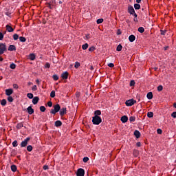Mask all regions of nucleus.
I'll return each instance as SVG.
<instances>
[{"label": "nucleus", "mask_w": 176, "mask_h": 176, "mask_svg": "<svg viewBox=\"0 0 176 176\" xmlns=\"http://www.w3.org/2000/svg\"><path fill=\"white\" fill-rule=\"evenodd\" d=\"M135 102H137L136 100H135L133 99H131V100H126L125 104H126V107H132V105H134L135 104Z\"/></svg>", "instance_id": "5"}, {"label": "nucleus", "mask_w": 176, "mask_h": 176, "mask_svg": "<svg viewBox=\"0 0 176 176\" xmlns=\"http://www.w3.org/2000/svg\"><path fill=\"white\" fill-rule=\"evenodd\" d=\"M45 68H50V63H46L45 65Z\"/></svg>", "instance_id": "49"}, {"label": "nucleus", "mask_w": 176, "mask_h": 176, "mask_svg": "<svg viewBox=\"0 0 176 176\" xmlns=\"http://www.w3.org/2000/svg\"><path fill=\"white\" fill-rule=\"evenodd\" d=\"M19 145L18 142H17V140H14L13 142H12V146H14V148H16V146H17Z\"/></svg>", "instance_id": "35"}, {"label": "nucleus", "mask_w": 176, "mask_h": 176, "mask_svg": "<svg viewBox=\"0 0 176 176\" xmlns=\"http://www.w3.org/2000/svg\"><path fill=\"white\" fill-rule=\"evenodd\" d=\"M101 122H102V119H101V117H100V116H94L92 118L93 124L98 126V124H100V123H101Z\"/></svg>", "instance_id": "2"}, {"label": "nucleus", "mask_w": 176, "mask_h": 176, "mask_svg": "<svg viewBox=\"0 0 176 176\" xmlns=\"http://www.w3.org/2000/svg\"><path fill=\"white\" fill-rule=\"evenodd\" d=\"M69 75V74L68 73V72H64L61 74V78H62V79L65 80L68 79V76Z\"/></svg>", "instance_id": "8"}, {"label": "nucleus", "mask_w": 176, "mask_h": 176, "mask_svg": "<svg viewBox=\"0 0 176 176\" xmlns=\"http://www.w3.org/2000/svg\"><path fill=\"white\" fill-rule=\"evenodd\" d=\"M168 46H166L164 47V50H168Z\"/></svg>", "instance_id": "63"}, {"label": "nucleus", "mask_w": 176, "mask_h": 176, "mask_svg": "<svg viewBox=\"0 0 176 176\" xmlns=\"http://www.w3.org/2000/svg\"><path fill=\"white\" fill-rule=\"evenodd\" d=\"M8 51L9 52H14V51H16V46L13 45H10L8 47Z\"/></svg>", "instance_id": "15"}, {"label": "nucleus", "mask_w": 176, "mask_h": 176, "mask_svg": "<svg viewBox=\"0 0 176 176\" xmlns=\"http://www.w3.org/2000/svg\"><path fill=\"white\" fill-rule=\"evenodd\" d=\"M29 58H30V60H31L32 61H34V60H35V58H36V56H35V55H34V54H30L29 55Z\"/></svg>", "instance_id": "23"}, {"label": "nucleus", "mask_w": 176, "mask_h": 176, "mask_svg": "<svg viewBox=\"0 0 176 176\" xmlns=\"http://www.w3.org/2000/svg\"><path fill=\"white\" fill-rule=\"evenodd\" d=\"M27 111H28V113H29V115H32V113H34V109H32V106H29L27 108Z\"/></svg>", "instance_id": "11"}, {"label": "nucleus", "mask_w": 176, "mask_h": 176, "mask_svg": "<svg viewBox=\"0 0 176 176\" xmlns=\"http://www.w3.org/2000/svg\"><path fill=\"white\" fill-rule=\"evenodd\" d=\"M52 78L54 80H58V76H57V74H54L52 76Z\"/></svg>", "instance_id": "41"}, {"label": "nucleus", "mask_w": 176, "mask_h": 176, "mask_svg": "<svg viewBox=\"0 0 176 176\" xmlns=\"http://www.w3.org/2000/svg\"><path fill=\"white\" fill-rule=\"evenodd\" d=\"M6 96H10L13 94V89H6Z\"/></svg>", "instance_id": "10"}, {"label": "nucleus", "mask_w": 176, "mask_h": 176, "mask_svg": "<svg viewBox=\"0 0 176 176\" xmlns=\"http://www.w3.org/2000/svg\"><path fill=\"white\" fill-rule=\"evenodd\" d=\"M133 155L135 157H138V155H140V151L138 150H133Z\"/></svg>", "instance_id": "25"}, {"label": "nucleus", "mask_w": 176, "mask_h": 176, "mask_svg": "<svg viewBox=\"0 0 176 176\" xmlns=\"http://www.w3.org/2000/svg\"><path fill=\"white\" fill-rule=\"evenodd\" d=\"M135 12V10H134V8L133 7V6L131 5L128 6V13H129V14H133Z\"/></svg>", "instance_id": "7"}, {"label": "nucleus", "mask_w": 176, "mask_h": 176, "mask_svg": "<svg viewBox=\"0 0 176 176\" xmlns=\"http://www.w3.org/2000/svg\"><path fill=\"white\" fill-rule=\"evenodd\" d=\"M88 47H89V44H87V43H85V44L82 45V50H86Z\"/></svg>", "instance_id": "30"}, {"label": "nucleus", "mask_w": 176, "mask_h": 176, "mask_svg": "<svg viewBox=\"0 0 176 176\" xmlns=\"http://www.w3.org/2000/svg\"><path fill=\"white\" fill-rule=\"evenodd\" d=\"M60 109H61V107L60 106V104H56L54 105V109H51L50 113H52V115H56L57 112H60Z\"/></svg>", "instance_id": "1"}, {"label": "nucleus", "mask_w": 176, "mask_h": 176, "mask_svg": "<svg viewBox=\"0 0 176 176\" xmlns=\"http://www.w3.org/2000/svg\"><path fill=\"white\" fill-rule=\"evenodd\" d=\"M50 97L52 98H54L56 97V91H52L50 93Z\"/></svg>", "instance_id": "31"}, {"label": "nucleus", "mask_w": 176, "mask_h": 176, "mask_svg": "<svg viewBox=\"0 0 176 176\" xmlns=\"http://www.w3.org/2000/svg\"><path fill=\"white\" fill-rule=\"evenodd\" d=\"M47 106L50 107V108H52V107H53V102H52V101H50L47 102Z\"/></svg>", "instance_id": "46"}, {"label": "nucleus", "mask_w": 176, "mask_h": 176, "mask_svg": "<svg viewBox=\"0 0 176 176\" xmlns=\"http://www.w3.org/2000/svg\"><path fill=\"white\" fill-rule=\"evenodd\" d=\"M129 42H134V41H135V36H134L133 34H131L129 36Z\"/></svg>", "instance_id": "17"}, {"label": "nucleus", "mask_w": 176, "mask_h": 176, "mask_svg": "<svg viewBox=\"0 0 176 176\" xmlns=\"http://www.w3.org/2000/svg\"><path fill=\"white\" fill-rule=\"evenodd\" d=\"M161 35H166V33L167 32L166 30H160Z\"/></svg>", "instance_id": "50"}, {"label": "nucleus", "mask_w": 176, "mask_h": 176, "mask_svg": "<svg viewBox=\"0 0 176 176\" xmlns=\"http://www.w3.org/2000/svg\"><path fill=\"white\" fill-rule=\"evenodd\" d=\"M136 146H138V147L141 146V142H137Z\"/></svg>", "instance_id": "60"}, {"label": "nucleus", "mask_w": 176, "mask_h": 176, "mask_svg": "<svg viewBox=\"0 0 176 176\" xmlns=\"http://www.w3.org/2000/svg\"><path fill=\"white\" fill-rule=\"evenodd\" d=\"M6 44L5 43H0V56L3 54L5 52H6Z\"/></svg>", "instance_id": "3"}, {"label": "nucleus", "mask_w": 176, "mask_h": 176, "mask_svg": "<svg viewBox=\"0 0 176 176\" xmlns=\"http://www.w3.org/2000/svg\"><path fill=\"white\" fill-rule=\"evenodd\" d=\"M13 87L14 89H19V85L17 84H14Z\"/></svg>", "instance_id": "57"}, {"label": "nucleus", "mask_w": 176, "mask_h": 176, "mask_svg": "<svg viewBox=\"0 0 176 176\" xmlns=\"http://www.w3.org/2000/svg\"><path fill=\"white\" fill-rule=\"evenodd\" d=\"M129 121H130V122H135V117H134V116H131V117L129 118Z\"/></svg>", "instance_id": "43"}, {"label": "nucleus", "mask_w": 176, "mask_h": 176, "mask_svg": "<svg viewBox=\"0 0 176 176\" xmlns=\"http://www.w3.org/2000/svg\"><path fill=\"white\" fill-rule=\"evenodd\" d=\"M27 97L29 98L30 100H32V98H34V94H32L31 93H28L27 94Z\"/></svg>", "instance_id": "34"}, {"label": "nucleus", "mask_w": 176, "mask_h": 176, "mask_svg": "<svg viewBox=\"0 0 176 176\" xmlns=\"http://www.w3.org/2000/svg\"><path fill=\"white\" fill-rule=\"evenodd\" d=\"M43 170H49V166L47 165H45L43 166Z\"/></svg>", "instance_id": "58"}, {"label": "nucleus", "mask_w": 176, "mask_h": 176, "mask_svg": "<svg viewBox=\"0 0 176 176\" xmlns=\"http://www.w3.org/2000/svg\"><path fill=\"white\" fill-rule=\"evenodd\" d=\"M132 16H134V18L138 17L137 13L134 12Z\"/></svg>", "instance_id": "62"}, {"label": "nucleus", "mask_w": 176, "mask_h": 176, "mask_svg": "<svg viewBox=\"0 0 176 176\" xmlns=\"http://www.w3.org/2000/svg\"><path fill=\"white\" fill-rule=\"evenodd\" d=\"M173 107H174V108H176V102H175V103L173 104Z\"/></svg>", "instance_id": "64"}, {"label": "nucleus", "mask_w": 176, "mask_h": 176, "mask_svg": "<svg viewBox=\"0 0 176 176\" xmlns=\"http://www.w3.org/2000/svg\"><path fill=\"white\" fill-rule=\"evenodd\" d=\"M157 134H162V133H163V131H162V129H158L157 130Z\"/></svg>", "instance_id": "55"}, {"label": "nucleus", "mask_w": 176, "mask_h": 176, "mask_svg": "<svg viewBox=\"0 0 176 176\" xmlns=\"http://www.w3.org/2000/svg\"><path fill=\"white\" fill-rule=\"evenodd\" d=\"M80 67V63L79 62H76L74 65V68H78Z\"/></svg>", "instance_id": "40"}, {"label": "nucleus", "mask_w": 176, "mask_h": 176, "mask_svg": "<svg viewBox=\"0 0 176 176\" xmlns=\"http://www.w3.org/2000/svg\"><path fill=\"white\" fill-rule=\"evenodd\" d=\"M60 126H63V122H61L60 120H57L55 122V126L56 127H60Z\"/></svg>", "instance_id": "18"}, {"label": "nucleus", "mask_w": 176, "mask_h": 176, "mask_svg": "<svg viewBox=\"0 0 176 176\" xmlns=\"http://www.w3.org/2000/svg\"><path fill=\"white\" fill-rule=\"evenodd\" d=\"M108 67H109L110 68H113L115 67V65H113V63H109Z\"/></svg>", "instance_id": "53"}, {"label": "nucleus", "mask_w": 176, "mask_h": 176, "mask_svg": "<svg viewBox=\"0 0 176 176\" xmlns=\"http://www.w3.org/2000/svg\"><path fill=\"white\" fill-rule=\"evenodd\" d=\"M40 111L41 112H45V111H46V107H45V106L40 107Z\"/></svg>", "instance_id": "42"}, {"label": "nucleus", "mask_w": 176, "mask_h": 176, "mask_svg": "<svg viewBox=\"0 0 176 176\" xmlns=\"http://www.w3.org/2000/svg\"><path fill=\"white\" fill-rule=\"evenodd\" d=\"M59 111L60 116H64L67 113V108L65 107L61 108Z\"/></svg>", "instance_id": "9"}, {"label": "nucleus", "mask_w": 176, "mask_h": 176, "mask_svg": "<svg viewBox=\"0 0 176 176\" xmlns=\"http://www.w3.org/2000/svg\"><path fill=\"white\" fill-rule=\"evenodd\" d=\"M122 49H123V46H122L120 44H119L117 46L116 50H117V52H122Z\"/></svg>", "instance_id": "28"}, {"label": "nucleus", "mask_w": 176, "mask_h": 176, "mask_svg": "<svg viewBox=\"0 0 176 176\" xmlns=\"http://www.w3.org/2000/svg\"><path fill=\"white\" fill-rule=\"evenodd\" d=\"M133 21H135V23H138V19L137 17L134 18Z\"/></svg>", "instance_id": "61"}, {"label": "nucleus", "mask_w": 176, "mask_h": 176, "mask_svg": "<svg viewBox=\"0 0 176 176\" xmlns=\"http://www.w3.org/2000/svg\"><path fill=\"white\" fill-rule=\"evenodd\" d=\"M46 5H47V8H49V9H52V3H46Z\"/></svg>", "instance_id": "51"}, {"label": "nucleus", "mask_w": 176, "mask_h": 176, "mask_svg": "<svg viewBox=\"0 0 176 176\" xmlns=\"http://www.w3.org/2000/svg\"><path fill=\"white\" fill-rule=\"evenodd\" d=\"M22 127H24L23 122L18 123L16 126V128L18 129V130H20Z\"/></svg>", "instance_id": "21"}, {"label": "nucleus", "mask_w": 176, "mask_h": 176, "mask_svg": "<svg viewBox=\"0 0 176 176\" xmlns=\"http://www.w3.org/2000/svg\"><path fill=\"white\" fill-rule=\"evenodd\" d=\"M11 170L13 173H16L17 171V166L16 165H14V164L11 165Z\"/></svg>", "instance_id": "20"}, {"label": "nucleus", "mask_w": 176, "mask_h": 176, "mask_svg": "<svg viewBox=\"0 0 176 176\" xmlns=\"http://www.w3.org/2000/svg\"><path fill=\"white\" fill-rule=\"evenodd\" d=\"M7 100L9 102H13V97L10 96L8 97Z\"/></svg>", "instance_id": "39"}, {"label": "nucleus", "mask_w": 176, "mask_h": 176, "mask_svg": "<svg viewBox=\"0 0 176 176\" xmlns=\"http://www.w3.org/2000/svg\"><path fill=\"white\" fill-rule=\"evenodd\" d=\"M33 147L32 145H29L27 146V151L28 152H32Z\"/></svg>", "instance_id": "29"}, {"label": "nucleus", "mask_w": 176, "mask_h": 176, "mask_svg": "<svg viewBox=\"0 0 176 176\" xmlns=\"http://www.w3.org/2000/svg\"><path fill=\"white\" fill-rule=\"evenodd\" d=\"M88 160H89V158L87 157H85L82 160L84 163H87Z\"/></svg>", "instance_id": "47"}, {"label": "nucleus", "mask_w": 176, "mask_h": 176, "mask_svg": "<svg viewBox=\"0 0 176 176\" xmlns=\"http://www.w3.org/2000/svg\"><path fill=\"white\" fill-rule=\"evenodd\" d=\"M134 8L135 9V10H140V9H141V5L138 3H135Z\"/></svg>", "instance_id": "22"}, {"label": "nucleus", "mask_w": 176, "mask_h": 176, "mask_svg": "<svg viewBox=\"0 0 176 176\" xmlns=\"http://www.w3.org/2000/svg\"><path fill=\"white\" fill-rule=\"evenodd\" d=\"M104 22V19H99L96 21L97 24H101L102 23Z\"/></svg>", "instance_id": "36"}, {"label": "nucleus", "mask_w": 176, "mask_h": 176, "mask_svg": "<svg viewBox=\"0 0 176 176\" xmlns=\"http://www.w3.org/2000/svg\"><path fill=\"white\" fill-rule=\"evenodd\" d=\"M6 28L8 31V32H13V31H14V29H13V28H12V26L7 25L6 26Z\"/></svg>", "instance_id": "14"}, {"label": "nucleus", "mask_w": 176, "mask_h": 176, "mask_svg": "<svg viewBox=\"0 0 176 176\" xmlns=\"http://www.w3.org/2000/svg\"><path fill=\"white\" fill-rule=\"evenodd\" d=\"M138 31L140 32V34H144V32H145V29L143 27H140L138 29Z\"/></svg>", "instance_id": "24"}, {"label": "nucleus", "mask_w": 176, "mask_h": 176, "mask_svg": "<svg viewBox=\"0 0 176 176\" xmlns=\"http://www.w3.org/2000/svg\"><path fill=\"white\" fill-rule=\"evenodd\" d=\"M13 39H14V41H17V39H19V34H14L13 35Z\"/></svg>", "instance_id": "37"}, {"label": "nucleus", "mask_w": 176, "mask_h": 176, "mask_svg": "<svg viewBox=\"0 0 176 176\" xmlns=\"http://www.w3.org/2000/svg\"><path fill=\"white\" fill-rule=\"evenodd\" d=\"M19 41L20 42H25L27 41V38H25V37H23V36H20Z\"/></svg>", "instance_id": "32"}, {"label": "nucleus", "mask_w": 176, "mask_h": 176, "mask_svg": "<svg viewBox=\"0 0 176 176\" xmlns=\"http://www.w3.org/2000/svg\"><path fill=\"white\" fill-rule=\"evenodd\" d=\"M94 50H96V47H94V46L89 48V52H94Z\"/></svg>", "instance_id": "45"}, {"label": "nucleus", "mask_w": 176, "mask_h": 176, "mask_svg": "<svg viewBox=\"0 0 176 176\" xmlns=\"http://www.w3.org/2000/svg\"><path fill=\"white\" fill-rule=\"evenodd\" d=\"M77 176H85V169L80 168L76 173Z\"/></svg>", "instance_id": "6"}, {"label": "nucleus", "mask_w": 176, "mask_h": 176, "mask_svg": "<svg viewBox=\"0 0 176 176\" xmlns=\"http://www.w3.org/2000/svg\"><path fill=\"white\" fill-rule=\"evenodd\" d=\"M3 39V34L2 32H0V41H2Z\"/></svg>", "instance_id": "56"}, {"label": "nucleus", "mask_w": 176, "mask_h": 176, "mask_svg": "<svg viewBox=\"0 0 176 176\" xmlns=\"http://www.w3.org/2000/svg\"><path fill=\"white\" fill-rule=\"evenodd\" d=\"M85 38H86V39H90V38H91L90 34H87L85 36Z\"/></svg>", "instance_id": "59"}, {"label": "nucleus", "mask_w": 176, "mask_h": 176, "mask_svg": "<svg viewBox=\"0 0 176 176\" xmlns=\"http://www.w3.org/2000/svg\"><path fill=\"white\" fill-rule=\"evenodd\" d=\"M134 85H135V81L133 80L130 82V86H134Z\"/></svg>", "instance_id": "54"}, {"label": "nucleus", "mask_w": 176, "mask_h": 176, "mask_svg": "<svg viewBox=\"0 0 176 176\" xmlns=\"http://www.w3.org/2000/svg\"><path fill=\"white\" fill-rule=\"evenodd\" d=\"M32 90L33 91H36L38 90V88L36 87V85H34L32 88Z\"/></svg>", "instance_id": "48"}, {"label": "nucleus", "mask_w": 176, "mask_h": 176, "mask_svg": "<svg viewBox=\"0 0 176 176\" xmlns=\"http://www.w3.org/2000/svg\"><path fill=\"white\" fill-rule=\"evenodd\" d=\"M38 102H39V97L35 96L34 98H33L32 104H34V105H36Z\"/></svg>", "instance_id": "12"}, {"label": "nucleus", "mask_w": 176, "mask_h": 176, "mask_svg": "<svg viewBox=\"0 0 176 176\" xmlns=\"http://www.w3.org/2000/svg\"><path fill=\"white\" fill-rule=\"evenodd\" d=\"M134 135L136 137V138H140V137H141V133H140L138 130H135L134 131Z\"/></svg>", "instance_id": "16"}, {"label": "nucleus", "mask_w": 176, "mask_h": 176, "mask_svg": "<svg viewBox=\"0 0 176 176\" xmlns=\"http://www.w3.org/2000/svg\"><path fill=\"white\" fill-rule=\"evenodd\" d=\"M148 118H153V112L150 111L147 113Z\"/></svg>", "instance_id": "33"}, {"label": "nucleus", "mask_w": 176, "mask_h": 176, "mask_svg": "<svg viewBox=\"0 0 176 176\" xmlns=\"http://www.w3.org/2000/svg\"><path fill=\"white\" fill-rule=\"evenodd\" d=\"M127 120H129V118L126 116L121 117V122L122 123H127Z\"/></svg>", "instance_id": "13"}, {"label": "nucleus", "mask_w": 176, "mask_h": 176, "mask_svg": "<svg viewBox=\"0 0 176 176\" xmlns=\"http://www.w3.org/2000/svg\"><path fill=\"white\" fill-rule=\"evenodd\" d=\"M7 104V101L6 99H3L1 101V105H2V107H5Z\"/></svg>", "instance_id": "26"}, {"label": "nucleus", "mask_w": 176, "mask_h": 176, "mask_svg": "<svg viewBox=\"0 0 176 176\" xmlns=\"http://www.w3.org/2000/svg\"><path fill=\"white\" fill-rule=\"evenodd\" d=\"M148 100H152L153 98V94L152 92H148L146 95Z\"/></svg>", "instance_id": "19"}, {"label": "nucleus", "mask_w": 176, "mask_h": 176, "mask_svg": "<svg viewBox=\"0 0 176 176\" xmlns=\"http://www.w3.org/2000/svg\"><path fill=\"white\" fill-rule=\"evenodd\" d=\"M163 90V85H159L157 87V91H162Z\"/></svg>", "instance_id": "44"}, {"label": "nucleus", "mask_w": 176, "mask_h": 176, "mask_svg": "<svg viewBox=\"0 0 176 176\" xmlns=\"http://www.w3.org/2000/svg\"><path fill=\"white\" fill-rule=\"evenodd\" d=\"M94 116H100L101 115V111L100 110H96L94 111Z\"/></svg>", "instance_id": "27"}, {"label": "nucleus", "mask_w": 176, "mask_h": 176, "mask_svg": "<svg viewBox=\"0 0 176 176\" xmlns=\"http://www.w3.org/2000/svg\"><path fill=\"white\" fill-rule=\"evenodd\" d=\"M10 68H11V69H16V64H14V63L10 64Z\"/></svg>", "instance_id": "38"}, {"label": "nucleus", "mask_w": 176, "mask_h": 176, "mask_svg": "<svg viewBox=\"0 0 176 176\" xmlns=\"http://www.w3.org/2000/svg\"><path fill=\"white\" fill-rule=\"evenodd\" d=\"M171 116H172V118H174V119H175V118H176V111L173 112L171 113Z\"/></svg>", "instance_id": "52"}, {"label": "nucleus", "mask_w": 176, "mask_h": 176, "mask_svg": "<svg viewBox=\"0 0 176 176\" xmlns=\"http://www.w3.org/2000/svg\"><path fill=\"white\" fill-rule=\"evenodd\" d=\"M30 140H31L30 138H27L23 141H22L20 144L21 148H25V146L28 145V142L30 141Z\"/></svg>", "instance_id": "4"}]
</instances>
